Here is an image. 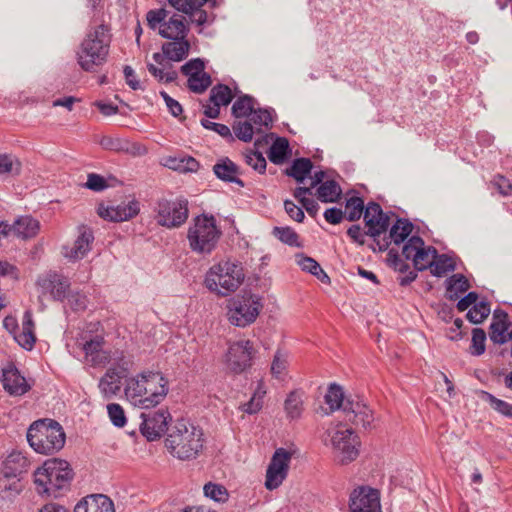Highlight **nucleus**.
<instances>
[{"label": "nucleus", "mask_w": 512, "mask_h": 512, "mask_svg": "<svg viewBox=\"0 0 512 512\" xmlns=\"http://www.w3.org/2000/svg\"><path fill=\"white\" fill-rule=\"evenodd\" d=\"M288 366V355L278 350L271 364V373L274 377L281 379L285 375Z\"/></svg>", "instance_id": "obj_54"}, {"label": "nucleus", "mask_w": 512, "mask_h": 512, "mask_svg": "<svg viewBox=\"0 0 512 512\" xmlns=\"http://www.w3.org/2000/svg\"><path fill=\"white\" fill-rule=\"evenodd\" d=\"M349 508L351 512H381L378 491L368 487L354 489L350 495Z\"/></svg>", "instance_id": "obj_16"}, {"label": "nucleus", "mask_w": 512, "mask_h": 512, "mask_svg": "<svg viewBox=\"0 0 512 512\" xmlns=\"http://www.w3.org/2000/svg\"><path fill=\"white\" fill-rule=\"evenodd\" d=\"M109 418L114 426L123 427L126 424V416L123 408L116 403L107 405Z\"/></svg>", "instance_id": "obj_59"}, {"label": "nucleus", "mask_w": 512, "mask_h": 512, "mask_svg": "<svg viewBox=\"0 0 512 512\" xmlns=\"http://www.w3.org/2000/svg\"><path fill=\"white\" fill-rule=\"evenodd\" d=\"M312 168L313 164L309 158H297L293 161L291 167L286 170V174L302 183L306 176L311 173Z\"/></svg>", "instance_id": "obj_33"}, {"label": "nucleus", "mask_w": 512, "mask_h": 512, "mask_svg": "<svg viewBox=\"0 0 512 512\" xmlns=\"http://www.w3.org/2000/svg\"><path fill=\"white\" fill-rule=\"evenodd\" d=\"M207 0H168V3L177 11L191 14L194 10L201 8Z\"/></svg>", "instance_id": "obj_56"}, {"label": "nucleus", "mask_w": 512, "mask_h": 512, "mask_svg": "<svg viewBox=\"0 0 512 512\" xmlns=\"http://www.w3.org/2000/svg\"><path fill=\"white\" fill-rule=\"evenodd\" d=\"M482 393L483 399L487 401L495 411L502 414L503 416L512 418V404L504 400L498 399L488 392L483 391Z\"/></svg>", "instance_id": "obj_50"}, {"label": "nucleus", "mask_w": 512, "mask_h": 512, "mask_svg": "<svg viewBox=\"0 0 512 512\" xmlns=\"http://www.w3.org/2000/svg\"><path fill=\"white\" fill-rule=\"evenodd\" d=\"M510 326V323H496L491 322L489 336L490 340L495 344H505L509 338V334H506Z\"/></svg>", "instance_id": "obj_48"}, {"label": "nucleus", "mask_w": 512, "mask_h": 512, "mask_svg": "<svg viewBox=\"0 0 512 512\" xmlns=\"http://www.w3.org/2000/svg\"><path fill=\"white\" fill-rule=\"evenodd\" d=\"M110 27L104 23L91 28L77 51V62L87 72H95L107 61L111 43Z\"/></svg>", "instance_id": "obj_1"}, {"label": "nucleus", "mask_w": 512, "mask_h": 512, "mask_svg": "<svg viewBox=\"0 0 512 512\" xmlns=\"http://www.w3.org/2000/svg\"><path fill=\"white\" fill-rule=\"evenodd\" d=\"M21 163L10 154H0V174L18 175Z\"/></svg>", "instance_id": "obj_52"}, {"label": "nucleus", "mask_w": 512, "mask_h": 512, "mask_svg": "<svg viewBox=\"0 0 512 512\" xmlns=\"http://www.w3.org/2000/svg\"><path fill=\"white\" fill-rule=\"evenodd\" d=\"M486 333L481 328L472 330V340L470 353L474 356H480L485 352Z\"/></svg>", "instance_id": "obj_55"}, {"label": "nucleus", "mask_w": 512, "mask_h": 512, "mask_svg": "<svg viewBox=\"0 0 512 512\" xmlns=\"http://www.w3.org/2000/svg\"><path fill=\"white\" fill-rule=\"evenodd\" d=\"M168 451L180 460L196 458L203 448V432L185 420H177L165 440Z\"/></svg>", "instance_id": "obj_2"}, {"label": "nucleus", "mask_w": 512, "mask_h": 512, "mask_svg": "<svg viewBox=\"0 0 512 512\" xmlns=\"http://www.w3.org/2000/svg\"><path fill=\"white\" fill-rule=\"evenodd\" d=\"M430 269L432 275L442 277L447 272L455 270V263L448 255L441 254L432 262Z\"/></svg>", "instance_id": "obj_40"}, {"label": "nucleus", "mask_w": 512, "mask_h": 512, "mask_svg": "<svg viewBox=\"0 0 512 512\" xmlns=\"http://www.w3.org/2000/svg\"><path fill=\"white\" fill-rule=\"evenodd\" d=\"M262 308L263 304L258 295L244 293L228 301L226 315L232 325L244 328L255 322Z\"/></svg>", "instance_id": "obj_8"}, {"label": "nucleus", "mask_w": 512, "mask_h": 512, "mask_svg": "<svg viewBox=\"0 0 512 512\" xmlns=\"http://www.w3.org/2000/svg\"><path fill=\"white\" fill-rule=\"evenodd\" d=\"M215 175L222 181L236 183L243 187L244 183L237 177L239 173L238 166L229 158H225L217 162L213 166Z\"/></svg>", "instance_id": "obj_27"}, {"label": "nucleus", "mask_w": 512, "mask_h": 512, "mask_svg": "<svg viewBox=\"0 0 512 512\" xmlns=\"http://www.w3.org/2000/svg\"><path fill=\"white\" fill-rule=\"evenodd\" d=\"M103 345L104 339L101 336H95L82 345L87 361L94 366L105 365L113 361L109 353L103 350Z\"/></svg>", "instance_id": "obj_23"}, {"label": "nucleus", "mask_w": 512, "mask_h": 512, "mask_svg": "<svg viewBox=\"0 0 512 512\" xmlns=\"http://www.w3.org/2000/svg\"><path fill=\"white\" fill-rule=\"evenodd\" d=\"M292 453L285 448H277L271 458L270 465L288 474Z\"/></svg>", "instance_id": "obj_49"}, {"label": "nucleus", "mask_w": 512, "mask_h": 512, "mask_svg": "<svg viewBox=\"0 0 512 512\" xmlns=\"http://www.w3.org/2000/svg\"><path fill=\"white\" fill-rule=\"evenodd\" d=\"M248 120L251 121L257 133H262V127L268 128L273 122L271 113L267 109H254Z\"/></svg>", "instance_id": "obj_41"}, {"label": "nucleus", "mask_w": 512, "mask_h": 512, "mask_svg": "<svg viewBox=\"0 0 512 512\" xmlns=\"http://www.w3.org/2000/svg\"><path fill=\"white\" fill-rule=\"evenodd\" d=\"M167 17L168 11L165 9L150 10L146 15L148 25L151 29H156L158 25L160 26L166 21Z\"/></svg>", "instance_id": "obj_61"}, {"label": "nucleus", "mask_w": 512, "mask_h": 512, "mask_svg": "<svg viewBox=\"0 0 512 512\" xmlns=\"http://www.w3.org/2000/svg\"><path fill=\"white\" fill-rule=\"evenodd\" d=\"M78 235L72 246L66 245L62 249V254L70 261H78L83 259L92 248L94 241L93 231L81 225L77 228Z\"/></svg>", "instance_id": "obj_20"}, {"label": "nucleus", "mask_w": 512, "mask_h": 512, "mask_svg": "<svg viewBox=\"0 0 512 512\" xmlns=\"http://www.w3.org/2000/svg\"><path fill=\"white\" fill-rule=\"evenodd\" d=\"M233 99L231 89L225 84H217L210 91L209 101L219 106H227Z\"/></svg>", "instance_id": "obj_38"}, {"label": "nucleus", "mask_w": 512, "mask_h": 512, "mask_svg": "<svg viewBox=\"0 0 512 512\" xmlns=\"http://www.w3.org/2000/svg\"><path fill=\"white\" fill-rule=\"evenodd\" d=\"M145 398L141 403L143 409L155 407L168 394V380L160 372L146 371Z\"/></svg>", "instance_id": "obj_14"}, {"label": "nucleus", "mask_w": 512, "mask_h": 512, "mask_svg": "<svg viewBox=\"0 0 512 512\" xmlns=\"http://www.w3.org/2000/svg\"><path fill=\"white\" fill-rule=\"evenodd\" d=\"M85 187L90 190L100 192V191H103L104 189H106L108 187V184H107L106 179L104 177H102L101 175H98L95 173H90V174H88Z\"/></svg>", "instance_id": "obj_62"}, {"label": "nucleus", "mask_w": 512, "mask_h": 512, "mask_svg": "<svg viewBox=\"0 0 512 512\" xmlns=\"http://www.w3.org/2000/svg\"><path fill=\"white\" fill-rule=\"evenodd\" d=\"M140 424L141 434L148 441L159 439L168 430V423L172 417L168 409L161 408L157 411L142 413Z\"/></svg>", "instance_id": "obj_13"}, {"label": "nucleus", "mask_w": 512, "mask_h": 512, "mask_svg": "<svg viewBox=\"0 0 512 512\" xmlns=\"http://www.w3.org/2000/svg\"><path fill=\"white\" fill-rule=\"evenodd\" d=\"M188 201L185 198L175 200L162 199L157 205V223L166 228H177L188 218Z\"/></svg>", "instance_id": "obj_11"}, {"label": "nucleus", "mask_w": 512, "mask_h": 512, "mask_svg": "<svg viewBox=\"0 0 512 512\" xmlns=\"http://www.w3.org/2000/svg\"><path fill=\"white\" fill-rule=\"evenodd\" d=\"M316 195L322 202H336L341 195V188L336 181L328 180L318 187Z\"/></svg>", "instance_id": "obj_35"}, {"label": "nucleus", "mask_w": 512, "mask_h": 512, "mask_svg": "<svg viewBox=\"0 0 512 512\" xmlns=\"http://www.w3.org/2000/svg\"><path fill=\"white\" fill-rule=\"evenodd\" d=\"M111 366L99 382V389L105 398H111L121 389V380L127 376L130 361L123 354L113 358Z\"/></svg>", "instance_id": "obj_12"}, {"label": "nucleus", "mask_w": 512, "mask_h": 512, "mask_svg": "<svg viewBox=\"0 0 512 512\" xmlns=\"http://www.w3.org/2000/svg\"><path fill=\"white\" fill-rule=\"evenodd\" d=\"M490 314V305L488 302L481 301L475 304L467 312V319L473 324L482 323Z\"/></svg>", "instance_id": "obj_45"}, {"label": "nucleus", "mask_w": 512, "mask_h": 512, "mask_svg": "<svg viewBox=\"0 0 512 512\" xmlns=\"http://www.w3.org/2000/svg\"><path fill=\"white\" fill-rule=\"evenodd\" d=\"M298 264L300 265L302 270L311 273L312 275L320 279L322 282L329 281L328 275L323 271L318 262H316L313 258L303 256L298 261Z\"/></svg>", "instance_id": "obj_44"}, {"label": "nucleus", "mask_w": 512, "mask_h": 512, "mask_svg": "<svg viewBox=\"0 0 512 512\" xmlns=\"http://www.w3.org/2000/svg\"><path fill=\"white\" fill-rule=\"evenodd\" d=\"M73 478L70 464L61 459H49L34 473V483L39 494L58 496L60 490L68 489Z\"/></svg>", "instance_id": "obj_3"}, {"label": "nucleus", "mask_w": 512, "mask_h": 512, "mask_svg": "<svg viewBox=\"0 0 512 512\" xmlns=\"http://www.w3.org/2000/svg\"><path fill=\"white\" fill-rule=\"evenodd\" d=\"M204 495L216 502L224 503L228 500L229 494L227 489L217 483L209 482L203 487Z\"/></svg>", "instance_id": "obj_47"}, {"label": "nucleus", "mask_w": 512, "mask_h": 512, "mask_svg": "<svg viewBox=\"0 0 512 512\" xmlns=\"http://www.w3.org/2000/svg\"><path fill=\"white\" fill-rule=\"evenodd\" d=\"M18 344L26 350H31L35 344L34 322L32 313L26 311L23 317L22 330L14 336Z\"/></svg>", "instance_id": "obj_29"}, {"label": "nucleus", "mask_w": 512, "mask_h": 512, "mask_svg": "<svg viewBox=\"0 0 512 512\" xmlns=\"http://www.w3.org/2000/svg\"><path fill=\"white\" fill-rule=\"evenodd\" d=\"M243 268L240 264L224 261L213 265L205 277V285L218 295L226 296L236 291L244 280Z\"/></svg>", "instance_id": "obj_6"}, {"label": "nucleus", "mask_w": 512, "mask_h": 512, "mask_svg": "<svg viewBox=\"0 0 512 512\" xmlns=\"http://www.w3.org/2000/svg\"><path fill=\"white\" fill-rule=\"evenodd\" d=\"M346 400H350L349 398H345L344 392L340 385L336 383H332L329 385L327 393L325 395V402L331 409V411L343 410L345 408Z\"/></svg>", "instance_id": "obj_31"}, {"label": "nucleus", "mask_w": 512, "mask_h": 512, "mask_svg": "<svg viewBox=\"0 0 512 512\" xmlns=\"http://www.w3.org/2000/svg\"><path fill=\"white\" fill-rule=\"evenodd\" d=\"M2 382L4 389L14 396L23 395L30 389L25 377L12 364L2 370Z\"/></svg>", "instance_id": "obj_22"}, {"label": "nucleus", "mask_w": 512, "mask_h": 512, "mask_svg": "<svg viewBox=\"0 0 512 512\" xmlns=\"http://www.w3.org/2000/svg\"><path fill=\"white\" fill-rule=\"evenodd\" d=\"M257 350L250 340L240 339L230 342L225 355V364L228 371L241 374L253 365Z\"/></svg>", "instance_id": "obj_10"}, {"label": "nucleus", "mask_w": 512, "mask_h": 512, "mask_svg": "<svg viewBox=\"0 0 512 512\" xmlns=\"http://www.w3.org/2000/svg\"><path fill=\"white\" fill-rule=\"evenodd\" d=\"M254 110V99L249 95L239 97L232 106V114L236 118L249 117Z\"/></svg>", "instance_id": "obj_39"}, {"label": "nucleus", "mask_w": 512, "mask_h": 512, "mask_svg": "<svg viewBox=\"0 0 512 512\" xmlns=\"http://www.w3.org/2000/svg\"><path fill=\"white\" fill-rule=\"evenodd\" d=\"M469 288L468 279L462 274H454L446 280V289L450 300L458 299L459 294L466 292Z\"/></svg>", "instance_id": "obj_32"}, {"label": "nucleus", "mask_w": 512, "mask_h": 512, "mask_svg": "<svg viewBox=\"0 0 512 512\" xmlns=\"http://www.w3.org/2000/svg\"><path fill=\"white\" fill-rule=\"evenodd\" d=\"M190 50V43L186 38L179 40H171L162 45V51L166 55L167 59L174 62H180L184 60Z\"/></svg>", "instance_id": "obj_28"}, {"label": "nucleus", "mask_w": 512, "mask_h": 512, "mask_svg": "<svg viewBox=\"0 0 512 512\" xmlns=\"http://www.w3.org/2000/svg\"><path fill=\"white\" fill-rule=\"evenodd\" d=\"M424 245V241L419 236H412L409 240L404 244L402 248V255L405 259L414 260L415 254L417 251Z\"/></svg>", "instance_id": "obj_58"}, {"label": "nucleus", "mask_w": 512, "mask_h": 512, "mask_svg": "<svg viewBox=\"0 0 512 512\" xmlns=\"http://www.w3.org/2000/svg\"><path fill=\"white\" fill-rule=\"evenodd\" d=\"M65 433L61 425L50 419L32 423L27 431L29 445L40 454H53L64 447Z\"/></svg>", "instance_id": "obj_4"}, {"label": "nucleus", "mask_w": 512, "mask_h": 512, "mask_svg": "<svg viewBox=\"0 0 512 512\" xmlns=\"http://www.w3.org/2000/svg\"><path fill=\"white\" fill-rule=\"evenodd\" d=\"M205 69L204 62L200 58L191 59L181 67V72L191 78L202 73Z\"/></svg>", "instance_id": "obj_60"}, {"label": "nucleus", "mask_w": 512, "mask_h": 512, "mask_svg": "<svg viewBox=\"0 0 512 512\" xmlns=\"http://www.w3.org/2000/svg\"><path fill=\"white\" fill-rule=\"evenodd\" d=\"M140 211L139 202L130 200L128 202H121L117 205L100 204L98 206V215L108 221L122 222L135 217Z\"/></svg>", "instance_id": "obj_19"}, {"label": "nucleus", "mask_w": 512, "mask_h": 512, "mask_svg": "<svg viewBox=\"0 0 512 512\" xmlns=\"http://www.w3.org/2000/svg\"><path fill=\"white\" fill-rule=\"evenodd\" d=\"M287 475V473L269 464L266 471L265 487L268 490L278 488L283 483Z\"/></svg>", "instance_id": "obj_51"}, {"label": "nucleus", "mask_w": 512, "mask_h": 512, "mask_svg": "<svg viewBox=\"0 0 512 512\" xmlns=\"http://www.w3.org/2000/svg\"><path fill=\"white\" fill-rule=\"evenodd\" d=\"M433 260L429 259V255L424 251V245L417 251L413 260V265L416 270L423 271L431 268Z\"/></svg>", "instance_id": "obj_63"}, {"label": "nucleus", "mask_w": 512, "mask_h": 512, "mask_svg": "<svg viewBox=\"0 0 512 512\" xmlns=\"http://www.w3.org/2000/svg\"><path fill=\"white\" fill-rule=\"evenodd\" d=\"M344 413L346 418L355 426L364 429L372 428L374 416L372 410L363 402L346 400Z\"/></svg>", "instance_id": "obj_21"}, {"label": "nucleus", "mask_w": 512, "mask_h": 512, "mask_svg": "<svg viewBox=\"0 0 512 512\" xmlns=\"http://www.w3.org/2000/svg\"><path fill=\"white\" fill-rule=\"evenodd\" d=\"M284 409L289 419L295 420L301 417L303 412L302 393L292 391L284 402Z\"/></svg>", "instance_id": "obj_34"}, {"label": "nucleus", "mask_w": 512, "mask_h": 512, "mask_svg": "<svg viewBox=\"0 0 512 512\" xmlns=\"http://www.w3.org/2000/svg\"><path fill=\"white\" fill-rule=\"evenodd\" d=\"M364 202L360 197L352 196L346 201V218L349 221H356L364 215Z\"/></svg>", "instance_id": "obj_46"}, {"label": "nucleus", "mask_w": 512, "mask_h": 512, "mask_svg": "<svg viewBox=\"0 0 512 512\" xmlns=\"http://www.w3.org/2000/svg\"><path fill=\"white\" fill-rule=\"evenodd\" d=\"M221 231L213 216L200 215L194 218L193 225L188 229L187 238L193 252L210 254L216 247Z\"/></svg>", "instance_id": "obj_7"}, {"label": "nucleus", "mask_w": 512, "mask_h": 512, "mask_svg": "<svg viewBox=\"0 0 512 512\" xmlns=\"http://www.w3.org/2000/svg\"><path fill=\"white\" fill-rule=\"evenodd\" d=\"M186 19L182 15L173 14L167 21L159 27V34L163 38L170 40H179L187 37L188 27L185 23Z\"/></svg>", "instance_id": "obj_24"}, {"label": "nucleus", "mask_w": 512, "mask_h": 512, "mask_svg": "<svg viewBox=\"0 0 512 512\" xmlns=\"http://www.w3.org/2000/svg\"><path fill=\"white\" fill-rule=\"evenodd\" d=\"M289 150V142L284 137H277L269 148L268 158L274 164H280L284 161Z\"/></svg>", "instance_id": "obj_37"}, {"label": "nucleus", "mask_w": 512, "mask_h": 512, "mask_svg": "<svg viewBox=\"0 0 512 512\" xmlns=\"http://www.w3.org/2000/svg\"><path fill=\"white\" fill-rule=\"evenodd\" d=\"M366 234L374 239L385 233L390 225V217L385 214L376 202H370L364 211Z\"/></svg>", "instance_id": "obj_18"}, {"label": "nucleus", "mask_w": 512, "mask_h": 512, "mask_svg": "<svg viewBox=\"0 0 512 512\" xmlns=\"http://www.w3.org/2000/svg\"><path fill=\"white\" fill-rule=\"evenodd\" d=\"M233 131L235 136L243 142H250L253 139V135L257 133L249 120L236 122L233 125Z\"/></svg>", "instance_id": "obj_53"}, {"label": "nucleus", "mask_w": 512, "mask_h": 512, "mask_svg": "<svg viewBox=\"0 0 512 512\" xmlns=\"http://www.w3.org/2000/svg\"><path fill=\"white\" fill-rule=\"evenodd\" d=\"M74 512H115L112 500L103 494L89 495L80 501Z\"/></svg>", "instance_id": "obj_25"}, {"label": "nucleus", "mask_w": 512, "mask_h": 512, "mask_svg": "<svg viewBox=\"0 0 512 512\" xmlns=\"http://www.w3.org/2000/svg\"><path fill=\"white\" fill-rule=\"evenodd\" d=\"M273 134H266L262 139H257L254 143L255 151H250L246 154V163L259 173H264L266 170V160L258 149L267 144L272 139Z\"/></svg>", "instance_id": "obj_30"}, {"label": "nucleus", "mask_w": 512, "mask_h": 512, "mask_svg": "<svg viewBox=\"0 0 512 512\" xmlns=\"http://www.w3.org/2000/svg\"><path fill=\"white\" fill-rule=\"evenodd\" d=\"M323 442L330 446L335 461L340 465H347L359 455L360 441L351 428L339 423L327 429Z\"/></svg>", "instance_id": "obj_5"}, {"label": "nucleus", "mask_w": 512, "mask_h": 512, "mask_svg": "<svg viewBox=\"0 0 512 512\" xmlns=\"http://www.w3.org/2000/svg\"><path fill=\"white\" fill-rule=\"evenodd\" d=\"M29 460L19 451L10 453L3 462L2 474L0 478V495L3 498L14 497L22 490V485L18 477L27 472Z\"/></svg>", "instance_id": "obj_9"}, {"label": "nucleus", "mask_w": 512, "mask_h": 512, "mask_svg": "<svg viewBox=\"0 0 512 512\" xmlns=\"http://www.w3.org/2000/svg\"><path fill=\"white\" fill-rule=\"evenodd\" d=\"M40 229L39 222L31 216L18 217L13 224L0 221V239L10 235L21 239L33 238Z\"/></svg>", "instance_id": "obj_17"}, {"label": "nucleus", "mask_w": 512, "mask_h": 512, "mask_svg": "<svg viewBox=\"0 0 512 512\" xmlns=\"http://www.w3.org/2000/svg\"><path fill=\"white\" fill-rule=\"evenodd\" d=\"M284 208L289 217L297 222H302L305 218L304 212L301 207L297 206L293 201L286 200Z\"/></svg>", "instance_id": "obj_64"}, {"label": "nucleus", "mask_w": 512, "mask_h": 512, "mask_svg": "<svg viewBox=\"0 0 512 512\" xmlns=\"http://www.w3.org/2000/svg\"><path fill=\"white\" fill-rule=\"evenodd\" d=\"M272 234L281 242L289 246H299L298 235L290 227H274Z\"/></svg>", "instance_id": "obj_57"}, {"label": "nucleus", "mask_w": 512, "mask_h": 512, "mask_svg": "<svg viewBox=\"0 0 512 512\" xmlns=\"http://www.w3.org/2000/svg\"><path fill=\"white\" fill-rule=\"evenodd\" d=\"M145 382L146 372L138 374L136 377L130 378L125 387V395L127 399L135 406L142 408L141 403L145 398Z\"/></svg>", "instance_id": "obj_26"}, {"label": "nucleus", "mask_w": 512, "mask_h": 512, "mask_svg": "<svg viewBox=\"0 0 512 512\" xmlns=\"http://www.w3.org/2000/svg\"><path fill=\"white\" fill-rule=\"evenodd\" d=\"M413 224L407 219L399 218L391 227L389 237L396 245L401 244L411 234Z\"/></svg>", "instance_id": "obj_36"}, {"label": "nucleus", "mask_w": 512, "mask_h": 512, "mask_svg": "<svg viewBox=\"0 0 512 512\" xmlns=\"http://www.w3.org/2000/svg\"><path fill=\"white\" fill-rule=\"evenodd\" d=\"M147 69L160 82L170 83L178 77V73L172 69V65H164L162 68H158L154 64L148 63Z\"/></svg>", "instance_id": "obj_42"}, {"label": "nucleus", "mask_w": 512, "mask_h": 512, "mask_svg": "<svg viewBox=\"0 0 512 512\" xmlns=\"http://www.w3.org/2000/svg\"><path fill=\"white\" fill-rule=\"evenodd\" d=\"M37 286L42 294H49L52 299L62 301L67 297L70 288V282L67 277L56 271H47L38 276Z\"/></svg>", "instance_id": "obj_15"}, {"label": "nucleus", "mask_w": 512, "mask_h": 512, "mask_svg": "<svg viewBox=\"0 0 512 512\" xmlns=\"http://www.w3.org/2000/svg\"><path fill=\"white\" fill-rule=\"evenodd\" d=\"M212 84L211 76L203 71L202 73L188 78L187 86L188 88L197 94H202L207 90V88Z\"/></svg>", "instance_id": "obj_43"}]
</instances>
